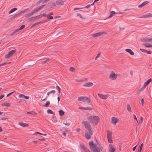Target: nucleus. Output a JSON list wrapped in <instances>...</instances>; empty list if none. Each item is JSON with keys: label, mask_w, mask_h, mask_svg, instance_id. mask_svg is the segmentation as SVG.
Here are the masks:
<instances>
[{"label": "nucleus", "mask_w": 152, "mask_h": 152, "mask_svg": "<svg viewBox=\"0 0 152 152\" xmlns=\"http://www.w3.org/2000/svg\"><path fill=\"white\" fill-rule=\"evenodd\" d=\"M90 148L93 152H100L102 151L103 147L101 146L97 147L96 145L94 144L93 141L90 142L89 143Z\"/></svg>", "instance_id": "f257e3e1"}, {"label": "nucleus", "mask_w": 152, "mask_h": 152, "mask_svg": "<svg viewBox=\"0 0 152 152\" xmlns=\"http://www.w3.org/2000/svg\"><path fill=\"white\" fill-rule=\"evenodd\" d=\"M87 119L93 125H96L97 124L99 120L98 116L92 115L87 117Z\"/></svg>", "instance_id": "f03ea898"}, {"label": "nucleus", "mask_w": 152, "mask_h": 152, "mask_svg": "<svg viewBox=\"0 0 152 152\" xmlns=\"http://www.w3.org/2000/svg\"><path fill=\"white\" fill-rule=\"evenodd\" d=\"M77 100L80 101L87 102L88 103H90L91 102L90 99L86 96L79 97Z\"/></svg>", "instance_id": "7ed1b4c3"}, {"label": "nucleus", "mask_w": 152, "mask_h": 152, "mask_svg": "<svg viewBox=\"0 0 152 152\" xmlns=\"http://www.w3.org/2000/svg\"><path fill=\"white\" fill-rule=\"evenodd\" d=\"M82 124L85 126V128L87 129L89 132H91V126L89 122L86 121H83L82 122Z\"/></svg>", "instance_id": "20e7f679"}, {"label": "nucleus", "mask_w": 152, "mask_h": 152, "mask_svg": "<svg viewBox=\"0 0 152 152\" xmlns=\"http://www.w3.org/2000/svg\"><path fill=\"white\" fill-rule=\"evenodd\" d=\"M117 77V75L113 71L111 72L109 76V78L112 80H116Z\"/></svg>", "instance_id": "39448f33"}, {"label": "nucleus", "mask_w": 152, "mask_h": 152, "mask_svg": "<svg viewBox=\"0 0 152 152\" xmlns=\"http://www.w3.org/2000/svg\"><path fill=\"white\" fill-rule=\"evenodd\" d=\"M106 34L105 32H101L98 33H96L94 34H93L92 36L94 37H96L101 36V35Z\"/></svg>", "instance_id": "423d86ee"}, {"label": "nucleus", "mask_w": 152, "mask_h": 152, "mask_svg": "<svg viewBox=\"0 0 152 152\" xmlns=\"http://www.w3.org/2000/svg\"><path fill=\"white\" fill-rule=\"evenodd\" d=\"M16 52L15 50H13L10 51L8 54L5 55L6 58H8L12 56V55Z\"/></svg>", "instance_id": "0eeeda50"}, {"label": "nucleus", "mask_w": 152, "mask_h": 152, "mask_svg": "<svg viewBox=\"0 0 152 152\" xmlns=\"http://www.w3.org/2000/svg\"><path fill=\"white\" fill-rule=\"evenodd\" d=\"M92 134V131H91V132H86L85 134V137L87 139H89L90 138V135Z\"/></svg>", "instance_id": "6e6552de"}, {"label": "nucleus", "mask_w": 152, "mask_h": 152, "mask_svg": "<svg viewBox=\"0 0 152 152\" xmlns=\"http://www.w3.org/2000/svg\"><path fill=\"white\" fill-rule=\"evenodd\" d=\"M98 95L99 98L103 99H106L108 97L107 95H104L100 93H98Z\"/></svg>", "instance_id": "1a4fd4ad"}, {"label": "nucleus", "mask_w": 152, "mask_h": 152, "mask_svg": "<svg viewBox=\"0 0 152 152\" xmlns=\"http://www.w3.org/2000/svg\"><path fill=\"white\" fill-rule=\"evenodd\" d=\"M118 122V120L117 118L115 117H113L111 118V123L115 125Z\"/></svg>", "instance_id": "9d476101"}, {"label": "nucleus", "mask_w": 152, "mask_h": 152, "mask_svg": "<svg viewBox=\"0 0 152 152\" xmlns=\"http://www.w3.org/2000/svg\"><path fill=\"white\" fill-rule=\"evenodd\" d=\"M28 9L27 8L22 10V11H21L20 12H19L16 15H15L14 16V18H15L17 16H19L21 14L27 12L28 11Z\"/></svg>", "instance_id": "9b49d317"}, {"label": "nucleus", "mask_w": 152, "mask_h": 152, "mask_svg": "<svg viewBox=\"0 0 152 152\" xmlns=\"http://www.w3.org/2000/svg\"><path fill=\"white\" fill-rule=\"evenodd\" d=\"M109 146L110 147L109 152H115V149L113 145L111 144H110Z\"/></svg>", "instance_id": "f8f14e48"}, {"label": "nucleus", "mask_w": 152, "mask_h": 152, "mask_svg": "<svg viewBox=\"0 0 152 152\" xmlns=\"http://www.w3.org/2000/svg\"><path fill=\"white\" fill-rule=\"evenodd\" d=\"M149 2L148 1H145L143 2L142 4L139 5L138 6L139 8H142L143 6H145V5L148 3Z\"/></svg>", "instance_id": "ddd939ff"}, {"label": "nucleus", "mask_w": 152, "mask_h": 152, "mask_svg": "<svg viewBox=\"0 0 152 152\" xmlns=\"http://www.w3.org/2000/svg\"><path fill=\"white\" fill-rule=\"evenodd\" d=\"M64 2L63 0H58L56 1V4L58 5H62L64 4Z\"/></svg>", "instance_id": "4468645a"}, {"label": "nucleus", "mask_w": 152, "mask_h": 152, "mask_svg": "<svg viewBox=\"0 0 152 152\" xmlns=\"http://www.w3.org/2000/svg\"><path fill=\"white\" fill-rule=\"evenodd\" d=\"M93 85V84L92 83L89 82L86 83L83 86H84L90 87L92 86Z\"/></svg>", "instance_id": "2eb2a0df"}, {"label": "nucleus", "mask_w": 152, "mask_h": 152, "mask_svg": "<svg viewBox=\"0 0 152 152\" xmlns=\"http://www.w3.org/2000/svg\"><path fill=\"white\" fill-rule=\"evenodd\" d=\"M45 5H42L40 7H38L37 8L35 9L33 11L34 13H35L36 12H38L39 10H41L42 8Z\"/></svg>", "instance_id": "dca6fc26"}, {"label": "nucleus", "mask_w": 152, "mask_h": 152, "mask_svg": "<svg viewBox=\"0 0 152 152\" xmlns=\"http://www.w3.org/2000/svg\"><path fill=\"white\" fill-rule=\"evenodd\" d=\"M125 51L129 53L131 55H133L134 54V52L130 49H126Z\"/></svg>", "instance_id": "f3484780"}, {"label": "nucleus", "mask_w": 152, "mask_h": 152, "mask_svg": "<svg viewBox=\"0 0 152 152\" xmlns=\"http://www.w3.org/2000/svg\"><path fill=\"white\" fill-rule=\"evenodd\" d=\"M142 42H150L151 41V38H142L141 39Z\"/></svg>", "instance_id": "a211bd4d"}, {"label": "nucleus", "mask_w": 152, "mask_h": 152, "mask_svg": "<svg viewBox=\"0 0 152 152\" xmlns=\"http://www.w3.org/2000/svg\"><path fill=\"white\" fill-rule=\"evenodd\" d=\"M107 137H112V133L111 131L107 130Z\"/></svg>", "instance_id": "6ab92c4d"}, {"label": "nucleus", "mask_w": 152, "mask_h": 152, "mask_svg": "<svg viewBox=\"0 0 152 152\" xmlns=\"http://www.w3.org/2000/svg\"><path fill=\"white\" fill-rule=\"evenodd\" d=\"M148 17H152V14L149 13L143 16L142 18H145Z\"/></svg>", "instance_id": "aec40b11"}, {"label": "nucleus", "mask_w": 152, "mask_h": 152, "mask_svg": "<svg viewBox=\"0 0 152 152\" xmlns=\"http://www.w3.org/2000/svg\"><path fill=\"white\" fill-rule=\"evenodd\" d=\"M36 19L35 18V17H32L28 19L27 20V21L28 22H31L34 20Z\"/></svg>", "instance_id": "412c9836"}, {"label": "nucleus", "mask_w": 152, "mask_h": 152, "mask_svg": "<svg viewBox=\"0 0 152 152\" xmlns=\"http://www.w3.org/2000/svg\"><path fill=\"white\" fill-rule=\"evenodd\" d=\"M152 81V79L151 78L149 79L145 83L144 85L145 86H146L150 82Z\"/></svg>", "instance_id": "4be33fe9"}, {"label": "nucleus", "mask_w": 152, "mask_h": 152, "mask_svg": "<svg viewBox=\"0 0 152 152\" xmlns=\"http://www.w3.org/2000/svg\"><path fill=\"white\" fill-rule=\"evenodd\" d=\"M19 125L23 127L27 126L28 125V124L23 123H19Z\"/></svg>", "instance_id": "5701e85b"}, {"label": "nucleus", "mask_w": 152, "mask_h": 152, "mask_svg": "<svg viewBox=\"0 0 152 152\" xmlns=\"http://www.w3.org/2000/svg\"><path fill=\"white\" fill-rule=\"evenodd\" d=\"M56 4L54 3H52L51 4H50L49 6V9L51 8H53V7H54L56 6Z\"/></svg>", "instance_id": "b1692460"}, {"label": "nucleus", "mask_w": 152, "mask_h": 152, "mask_svg": "<svg viewBox=\"0 0 152 152\" xmlns=\"http://www.w3.org/2000/svg\"><path fill=\"white\" fill-rule=\"evenodd\" d=\"M143 45L147 48L152 47V45L149 43H143Z\"/></svg>", "instance_id": "393cba45"}, {"label": "nucleus", "mask_w": 152, "mask_h": 152, "mask_svg": "<svg viewBox=\"0 0 152 152\" xmlns=\"http://www.w3.org/2000/svg\"><path fill=\"white\" fill-rule=\"evenodd\" d=\"M56 91L55 90H52L50 92H48L47 93V95L48 96L50 94H54L55 93Z\"/></svg>", "instance_id": "a878e982"}, {"label": "nucleus", "mask_w": 152, "mask_h": 152, "mask_svg": "<svg viewBox=\"0 0 152 152\" xmlns=\"http://www.w3.org/2000/svg\"><path fill=\"white\" fill-rule=\"evenodd\" d=\"M127 110L129 112H132V110L130 105L128 104L127 106Z\"/></svg>", "instance_id": "bb28decb"}, {"label": "nucleus", "mask_w": 152, "mask_h": 152, "mask_svg": "<svg viewBox=\"0 0 152 152\" xmlns=\"http://www.w3.org/2000/svg\"><path fill=\"white\" fill-rule=\"evenodd\" d=\"M146 86H145V85H143V86L137 92V93H139L142 91L145 88Z\"/></svg>", "instance_id": "cd10ccee"}, {"label": "nucleus", "mask_w": 152, "mask_h": 152, "mask_svg": "<svg viewBox=\"0 0 152 152\" xmlns=\"http://www.w3.org/2000/svg\"><path fill=\"white\" fill-rule=\"evenodd\" d=\"M17 10V8H14L13 9H12L9 12V13L10 14L15 11L16 10Z\"/></svg>", "instance_id": "c85d7f7f"}, {"label": "nucleus", "mask_w": 152, "mask_h": 152, "mask_svg": "<svg viewBox=\"0 0 152 152\" xmlns=\"http://www.w3.org/2000/svg\"><path fill=\"white\" fill-rule=\"evenodd\" d=\"M2 105L6 107H9L10 106V104L9 103L4 102Z\"/></svg>", "instance_id": "c756f323"}, {"label": "nucleus", "mask_w": 152, "mask_h": 152, "mask_svg": "<svg viewBox=\"0 0 152 152\" xmlns=\"http://www.w3.org/2000/svg\"><path fill=\"white\" fill-rule=\"evenodd\" d=\"M77 16H79L80 18L83 19H86L85 17H83L82 15L79 13H78L77 14Z\"/></svg>", "instance_id": "7c9ffc66"}, {"label": "nucleus", "mask_w": 152, "mask_h": 152, "mask_svg": "<svg viewBox=\"0 0 152 152\" xmlns=\"http://www.w3.org/2000/svg\"><path fill=\"white\" fill-rule=\"evenodd\" d=\"M59 113L60 115L61 116L63 115L64 114V112L62 110H60L59 111Z\"/></svg>", "instance_id": "2f4dec72"}, {"label": "nucleus", "mask_w": 152, "mask_h": 152, "mask_svg": "<svg viewBox=\"0 0 152 152\" xmlns=\"http://www.w3.org/2000/svg\"><path fill=\"white\" fill-rule=\"evenodd\" d=\"M43 23V21H40V22H38L37 23H34L33 24V26H35L38 25L39 24H41L42 23Z\"/></svg>", "instance_id": "473e14b6"}, {"label": "nucleus", "mask_w": 152, "mask_h": 152, "mask_svg": "<svg viewBox=\"0 0 152 152\" xmlns=\"http://www.w3.org/2000/svg\"><path fill=\"white\" fill-rule=\"evenodd\" d=\"M47 112L48 113L51 114H54L53 111L50 109H48L47 110Z\"/></svg>", "instance_id": "72a5a7b5"}, {"label": "nucleus", "mask_w": 152, "mask_h": 152, "mask_svg": "<svg viewBox=\"0 0 152 152\" xmlns=\"http://www.w3.org/2000/svg\"><path fill=\"white\" fill-rule=\"evenodd\" d=\"M108 142L110 143H113L112 137H107Z\"/></svg>", "instance_id": "f704fd0d"}, {"label": "nucleus", "mask_w": 152, "mask_h": 152, "mask_svg": "<svg viewBox=\"0 0 152 152\" xmlns=\"http://www.w3.org/2000/svg\"><path fill=\"white\" fill-rule=\"evenodd\" d=\"M69 71L70 72H74L75 71V69L74 67L71 66L70 68Z\"/></svg>", "instance_id": "c9c22d12"}, {"label": "nucleus", "mask_w": 152, "mask_h": 152, "mask_svg": "<svg viewBox=\"0 0 152 152\" xmlns=\"http://www.w3.org/2000/svg\"><path fill=\"white\" fill-rule=\"evenodd\" d=\"M25 27V26L24 25H22L21 26V27L19 28L18 29H17L18 30V31L19 30H20L22 29H23V28H24Z\"/></svg>", "instance_id": "e433bc0d"}, {"label": "nucleus", "mask_w": 152, "mask_h": 152, "mask_svg": "<svg viewBox=\"0 0 152 152\" xmlns=\"http://www.w3.org/2000/svg\"><path fill=\"white\" fill-rule=\"evenodd\" d=\"M50 104V103L49 102L47 101L46 102V104L44 106L45 107H47Z\"/></svg>", "instance_id": "4c0bfd02"}, {"label": "nucleus", "mask_w": 152, "mask_h": 152, "mask_svg": "<svg viewBox=\"0 0 152 152\" xmlns=\"http://www.w3.org/2000/svg\"><path fill=\"white\" fill-rule=\"evenodd\" d=\"M47 18L48 19H52L53 18V17L52 16H50L49 14L48 15Z\"/></svg>", "instance_id": "58836bf2"}, {"label": "nucleus", "mask_w": 152, "mask_h": 152, "mask_svg": "<svg viewBox=\"0 0 152 152\" xmlns=\"http://www.w3.org/2000/svg\"><path fill=\"white\" fill-rule=\"evenodd\" d=\"M36 19H40L42 17V15H40L35 17Z\"/></svg>", "instance_id": "ea45409f"}, {"label": "nucleus", "mask_w": 152, "mask_h": 152, "mask_svg": "<svg viewBox=\"0 0 152 152\" xmlns=\"http://www.w3.org/2000/svg\"><path fill=\"white\" fill-rule=\"evenodd\" d=\"M18 31V30L17 29H16L15 31L13 32L10 35L11 36H12L16 32Z\"/></svg>", "instance_id": "a19ab883"}, {"label": "nucleus", "mask_w": 152, "mask_h": 152, "mask_svg": "<svg viewBox=\"0 0 152 152\" xmlns=\"http://www.w3.org/2000/svg\"><path fill=\"white\" fill-rule=\"evenodd\" d=\"M84 110H92V108H91L90 107H84Z\"/></svg>", "instance_id": "79ce46f5"}, {"label": "nucleus", "mask_w": 152, "mask_h": 152, "mask_svg": "<svg viewBox=\"0 0 152 152\" xmlns=\"http://www.w3.org/2000/svg\"><path fill=\"white\" fill-rule=\"evenodd\" d=\"M80 147L83 150L86 148L82 143L80 144Z\"/></svg>", "instance_id": "37998d69"}, {"label": "nucleus", "mask_w": 152, "mask_h": 152, "mask_svg": "<svg viewBox=\"0 0 152 152\" xmlns=\"http://www.w3.org/2000/svg\"><path fill=\"white\" fill-rule=\"evenodd\" d=\"M49 60V59H47V60H45V61L42 62L41 63L42 64H44L46 63Z\"/></svg>", "instance_id": "c03bdc74"}, {"label": "nucleus", "mask_w": 152, "mask_h": 152, "mask_svg": "<svg viewBox=\"0 0 152 152\" xmlns=\"http://www.w3.org/2000/svg\"><path fill=\"white\" fill-rule=\"evenodd\" d=\"M100 54L101 52H100L97 55V56H96L95 58V60H96L99 57L100 55Z\"/></svg>", "instance_id": "a18cd8bd"}, {"label": "nucleus", "mask_w": 152, "mask_h": 152, "mask_svg": "<svg viewBox=\"0 0 152 152\" xmlns=\"http://www.w3.org/2000/svg\"><path fill=\"white\" fill-rule=\"evenodd\" d=\"M24 97L25 95L22 94H20L19 95V98H24Z\"/></svg>", "instance_id": "49530a36"}, {"label": "nucleus", "mask_w": 152, "mask_h": 152, "mask_svg": "<svg viewBox=\"0 0 152 152\" xmlns=\"http://www.w3.org/2000/svg\"><path fill=\"white\" fill-rule=\"evenodd\" d=\"M10 62H9L8 63V62H5V63H2V64H1L0 65H1V66H3V65H4L7 64H9V63H10Z\"/></svg>", "instance_id": "de8ad7c7"}, {"label": "nucleus", "mask_w": 152, "mask_h": 152, "mask_svg": "<svg viewBox=\"0 0 152 152\" xmlns=\"http://www.w3.org/2000/svg\"><path fill=\"white\" fill-rule=\"evenodd\" d=\"M140 119V120L139 121V123H141L142 122L143 120V118L142 116H141Z\"/></svg>", "instance_id": "09e8293b"}, {"label": "nucleus", "mask_w": 152, "mask_h": 152, "mask_svg": "<svg viewBox=\"0 0 152 152\" xmlns=\"http://www.w3.org/2000/svg\"><path fill=\"white\" fill-rule=\"evenodd\" d=\"M85 152H90V151L86 147L84 149Z\"/></svg>", "instance_id": "8fccbe9b"}, {"label": "nucleus", "mask_w": 152, "mask_h": 152, "mask_svg": "<svg viewBox=\"0 0 152 152\" xmlns=\"http://www.w3.org/2000/svg\"><path fill=\"white\" fill-rule=\"evenodd\" d=\"M56 88L58 90L59 92H60L61 89H60V88L58 86H56Z\"/></svg>", "instance_id": "3c124183"}, {"label": "nucleus", "mask_w": 152, "mask_h": 152, "mask_svg": "<svg viewBox=\"0 0 152 152\" xmlns=\"http://www.w3.org/2000/svg\"><path fill=\"white\" fill-rule=\"evenodd\" d=\"M141 102L142 105V106H143V105H144V99H141Z\"/></svg>", "instance_id": "603ef678"}, {"label": "nucleus", "mask_w": 152, "mask_h": 152, "mask_svg": "<svg viewBox=\"0 0 152 152\" xmlns=\"http://www.w3.org/2000/svg\"><path fill=\"white\" fill-rule=\"evenodd\" d=\"M75 81L77 82H83V80H77V79H75Z\"/></svg>", "instance_id": "864d4df0"}, {"label": "nucleus", "mask_w": 152, "mask_h": 152, "mask_svg": "<svg viewBox=\"0 0 152 152\" xmlns=\"http://www.w3.org/2000/svg\"><path fill=\"white\" fill-rule=\"evenodd\" d=\"M27 114H31L34 115V113H33L32 112H27Z\"/></svg>", "instance_id": "5fc2aeb1"}, {"label": "nucleus", "mask_w": 152, "mask_h": 152, "mask_svg": "<svg viewBox=\"0 0 152 152\" xmlns=\"http://www.w3.org/2000/svg\"><path fill=\"white\" fill-rule=\"evenodd\" d=\"M140 50L143 52H144V53H145V52H146V50L144 49H141V48H140Z\"/></svg>", "instance_id": "6e6d98bb"}, {"label": "nucleus", "mask_w": 152, "mask_h": 152, "mask_svg": "<svg viewBox=\"0 0 152 152\" xmlns=\"http://www.w3.org/2000/svg\"><path fill=\"white\" fill-rule=\"evenodd\" d=\"M133 117L134 118V119H135L136 120L137 122V117H136V115L134 114L133 115Z\"/></svg>", "instance_id": "4d7b16f0"}, {"label": "nucleus", "mask_w": 152, "mask_h": 152, "mask_svg": "<svg viewBox=\"0 0 152 152\" xmlns=\"http://www.w3.org/2000/svg\"><path fill=\"white\" fill-rule=\"evenodd\" d=\"M145 53L148 54H151V52L150 51L146 50Z\"/></svg>", "instance_id": "13d9d810"}, {"label": "nucleus", "mask_w": 152, "mask_h": 152, "mask_svg": "<svg viewBox=\"0 0 152 152\" xmlns=\"http://www.w3.org/2000/svg\"><path fill=\"white\" fill-rule=\"evenodd\" d=\"M34 13V12L33 10L31 12L29 13V14L30 15V16L32 15Z\"/></svg>", "instance_id": "bf43d9fd"}, {"label": "nucleus", "mask_w": 152, "mask_h": 152, "mask_svg": "<svg viewBox=\"0 0 152 152\" xmlns=\"http://www.w3.org/2000/svg\"><path fill=\"white\" fill-rule=\"evenodd\" d=\"M83 8H75L74 9V10H78L83 9Z\"/></svg>", "instance_id": "052dcab7"}, {"label": "nucleus", "mask_w": 152, "mask_h": 152, "mask_svg": "<svg viewBox=\"0 0 152 152\" xmlns=\"http://www.w3.org/2000/svg\"><path fill=\"white\" fill-rule=\"evenodd\" d=\"M90 6H91L90 5V4H89L88 5L84 7H83V8H89Z\"/></svg>", "instance_id": "680f3d73"}, {"label": "nucleus", "mask_w": 152, "mask_h": 152, "mask_svg": "<svg viewBox=\"0 0 152 152\" xmlns=\"http://www.w3.org/2000/svg\"><path fill=\"white\" fill-rule=\"evenodd\" d=\"M143 146V144L142 143L141 144V145L140 146V147H139V148H140V149H142Z\"/></svg>", "instance_id": "e2e57ef3"}, {"label": "nucleus", "mask_w": 152, "mask_h": 152, "mask_svg": "<svg viewBox=\"0 0 152 152\" xmlns=\"http://www.w3.org/2000/svg\"><path fill=\"white\" fill-rule=\"evenodd\" d=\"M15 92V91H13V92H11L10 93H9V94H8L7 95V96H9L10 95H11V94H12L14 92Z\"/></svg>", "instance_id": "0e129e2a"}, {"label": "nucleus", "mask_w": 152, "mask_h": 152, "mask_svg": "<svg viewBox=\"0 0 152 152\" xmlns=\"http://www.w3.org/2000/svg\"><path fill=\"white\" fill-rule=\"evenodd\" d=\"M1 120H5L7 119V118L5 117H1Z\"/></svg>", "instance_id": "69168bd1"}, {"label": "nucleus", "mask_w": 152, "mask_h": 152, "mask_svg": "<svg viewBox=\"0 0 152 152\" xmlns=\"http://www.w3.org/2000/svg\"><path fill=\"white\" fill-rule=\"evenodd\" d=\"M4 96V94L2 95L1 96H0V100H1L2 98H3Z\"/></svg>", "instance_id": "338daca9"}, {"label": "nucleus", "mask_w": 152, "mask_h": 152, "mask_svg": "<svg viewBox=\"0 0 152 152\" xmlns=\"http://www.w3.org/2000/svg\"><path fill=\"white\" fill-rule=\"evenodd\" d=\"M137 146V145H136V146H135L133 148H132L133 151H134L135 150V149H136Z\"/></svg>", "instance_id": "774afa93"}]
</instances>
